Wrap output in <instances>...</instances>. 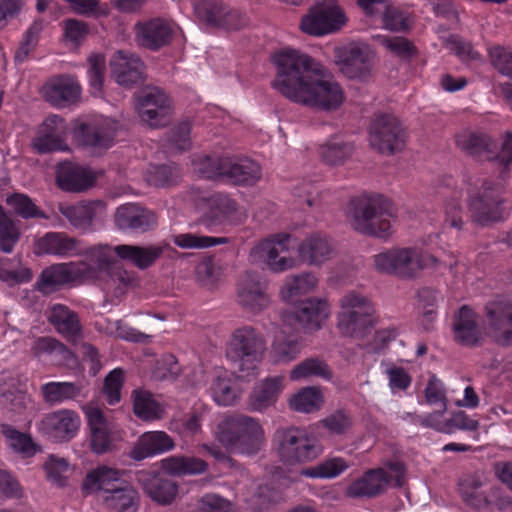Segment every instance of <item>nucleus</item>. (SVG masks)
Here are the masks:
<instances>
[{
	"mask_svg": "<svg viewBox=\"0 0 512 512\" xmlns=\"http://www.w3.org/2000/svg\"><path fill=\"white\" fill-rule=\"evenodd\" d=\"M479 320V315L472 307L461 306L455 312L452 320L454 340L462 346H478L483 339Z\"/></svg>",
	"mask_w": 512,
	"mask_h": 512,
	"instance_id": "obj_23",
	"label": "nucleus"
},
{
	"mask_svg": "<svg viewBox=\"0 0 512 512\" xmlns=\"http://www.w3.org/2000/svg\"><path fill=\"white\" fill-rule=\"evenodd\" d=\"M311 376L330 380L332 372L325 361L318 358H308L296 365L290 373V379L293 381Z\"/></svg>",
	"mask_w": 512,
	"mask_h": 512,
	"instance_id": "obj_53",
	"label": "nucleus"
},
{
	"mask_svg": "<svg viewBox=\"0 0 512 512\" xmlns=\"http://www.w3.org/2000/svg\"><path fill=\"white\" fill-rule=\"evenodd\" d=\"M102 504L114 512H136L139 507V495L131 485L121 481L108 494L102 495Z\"/></svg>",
	"mask_w": 512,
	"mask_h": 512,
	"instance_id": "obj_38",
	"label": "nucleus"
},
{
	"mask_svg": "<svg viewBox=\"0 0 512 512\" xmlns=\"http://www.w3.org/2000/svg\"><path fill=\"white\" fill-rule=\"evenodd\" d=\"M276 74L272 87L290 101L321 111H335L345 101L342 86L333 78L319 77L314 60L292 48L271 55Z\"/></svg>",
	"mask_w": 512,
	"mask_h": 512,
	"instance_id": "obj_1",
	"label": "nucleus"
},
{
	"mask_svg": "<svg viewBox=\"0 0 512 512\" xmlns=\"http://www.w3.org/2000/svg\"><path fill=\"white\" fill-rule=\"evenodd\" d=\"M237 298L240 306L253 315L261 313L271 304L266 281L252 272H247L239 281Z\"/></svg>",
	"mask_w": 512,
	"mask_h": 512,
	"instance_id": "obj_21",
	"label": "nucleus"
},
{
	"mask_svg": "<svg viewBox=\"0 0 512 512\" xmlns=\"http://www.w3.org/2000/svg\"><path fill=\"white\" fill-rule=\"evenodd\" d=\"M239 377L228 371H222L210 385V393L219 406H233L243 392Z\"/></svg>",
	"mask_w": 512,
	"mask_h": 512,
	"instance_id": "obj_37",
	"label": "nucleus"
},
{
	"mask_svg": "<svg viewBox=\"0 0 512 512\" xmlns=\"http://www.w3.org/2000/svg\"><path fill=\"white\" fill-rule=\"evenodd\" d=\"M175 442L165 431H147L139 436L130 451L133 460L141 461L173 450Z\"/></svg>",
	"mask_w": 512,
	"mask_h": 512,
	"instance_id": "obj_30",
	"label": "nucleus"
},
{
	"mask_svg": "<svg viewBox=\"0 0 512 512\" xmlns=\"http://www.w3.org/2000/svg\"><path fill=\"white\" fill-rule=\"evenodd\" d=\"M492 66L503 76L512 78V48L510 46L494 45L488 49Z\"/></svg>",
	"mask_w": 512,
	"mask_h": 512,
	"instance_id": "obj_59",
	"label": "nucleus"
},
{
	"mask_svg": "<svg viewBox=\"0 0 512 512\" xmlns=\"http://www.w3.org/2000/svg\"><path fill=\"white\" fill-rule=\"evenodd\" d=\"M48 320L57 332L67 339L75 340L81 335L78 315L66 305L59 303L52 305Z\"/></svg>",
	"mask_w": 512,
	"mask_h": 512,
	"instance_id": "obj_40",
	"label": "nucleus"
},
{
	"mask_svg": "<svg viewBox=\"0 0 512 512\" xmlns=\"http://www.w3.org/2000/svg\"><path fill=\"white\" fill-rule=\"evenodd\" d=\"M346 22L342 9L336 5L318 4L305 15L300 27L312 36H323L339 30Z\"/></svg>",
	"mask_w": 512,
	"mask_h": 512,
	"instance_id": "obj_18",
	"label": "nucleus"
},
{
	"mask_svg": "<svg viewBox=\"0 0 512 512\" xmlns=\"http://www.w3.org/2000/svg\"><path fill=\"white\" fill-rule=\"evenodd\" d=\"M102 284L98 263L87 260L53 263L39 274L34 287L42 295H50L62 288H74L86 283Z\"/></svg>",
	"mask_w": 512,
	"mask_h": 512,
	"instance_id": "obj_6",
	"label": "nucleus"
},
{
	"mask_svg": "<svg viewBox=\"0 0 512 512\" xmlns=\"http://www.w3.org/2000/svg\"><path fill=\"white\" fill-rule=\"evenodd\" d=\"M260 178L261 168L255 161L244 158L234 162L229 158L224 179L235 184L252 185Z\"/></svg>",
	"mask_w": 512,
	"mask_h": 512,
	"instance_id": "obj_45",
	"label": "nucleus"
},
{
	"mask_svg": "<svg viewBox=\"0 0 512 512\" xmlns=\"http://www.w3.org/2000/svg\"><path fill=\"white\" fill-rule=\"evenodd\" d=\"M100 202H81L74 205H60L59 212L77 230L90 229Z\"/></svg>",
	"mask_w": 512,
	"mask_h": 512,
	"instance_id": "obj_43",
	"label": "nucleus"
},
{
	"mask_svg": "<svg viewBox=\"0 0 512 512\" xmlns=\"http://www.w3.org/2000/svg\"><path fill=\"white\" fill-rule=\"evenodd\" d=\"M111 73L116 82L131 88L144 80L145 65L135 54L118 51L110 62Z\"/></svg>",
	"mask_w": 512,
	"mask_h": 512,
	"instance_id": "obj_26",
	"label": "nucleus"
},
{
	"mask_svg": "<svg viewBox=\"0 0 512 512\" xmlns=\"http://www.w3.org/2000/svg\"><path fill=\"white\" fill-rule=\"evenodd\" d=\"M267 351L265 335L252 325L234 329L226 344V357L242 372H254Z\"/></svg>",
	"mask_w": 512,
	"mask_h": 512,
	"instance_id": "obj_7",
	"label": "nucleus"
},
{
	"mask_svg": "<svg viewBox=\"0 0 512 512\" xmlns=\"http://www.w3.org/2000/svg\"><path fill=\"white\" fill-rule=\"evenodd\" d=\"M469 209L473 222L481 226L501 221L510 214L504 207L500 188L487 181L483 182L482 189L476 196H471Z\"/></svg>",
	"mask_w": 512,
	"mask_h": 512,
	"instance_id": "obj_12",
	"label": "nucleus"
},
{
	"mask_svg": "<svg viewBox=\"0 0 512 512\" xmlns=\"http://www.w3.org/2000/svg\"><path fill=\"white\" fill-rule=\"evenodd\" d=\"M30 350L39 361L57 366L69 364L74 357L67 346L53 337H37Z\"/></svg>",
	"mask_w": 512,
	"mask_h": 512,
	"instance_id": "obj_34",
	"label": "nucleus"
},
{
	"mask_svg": "<svg viewBox=\"0 0 512 512\" xmlns=\"http://www.w3.org/2000/svg\"><path fill=\"white\" fill-rule=\"evenodd\" d=\"M369 142L378 152L393 154L404 146V130L396 117L380 114L370 124Z\"/></svg>",
	"mask_w": 512,
	"mask_h": 512,
	"instance_id": "obj_14",
	"label": "nucleus"
},
{
	"mask_svg": "<svg viewBox=\"0 0 512 512\" xmlns=\"http://www.w3.org/2000/svg\"><path fill=\"white\" fill-rule=\"evenodd\" d=\"M378 323L379 315L371 298L357 291H350L341 298L336 315V327L341 335L364 339Z\"/></svg>",
	"mask_w": 512,
	"mask_h": 512,
	"instance_id": "obj_5",
	"label": "nucleus"
},
{
	"mask_svg": "<svg viewBox=\"0 0 512 512\" xmlns=\"http://www.w3.org/2000/svg\"><path fill=\"white\" fill-rule=\"evenodd\" d=\"M323 404V395L320 389L305 387L289 399V406L292 410L302 413L318 411Z\"/></svg>",
	"mask_w": 512,
	"mask_h": 512,
	"instance_id": "obj_52",
	"label": "nucleus"
},
{
	"mask_svg": "<svg viewBox=\"0 0 512 512\" xmlns=\"http://www.w3.org/2000/svg\"><path fill=\"white\" fill-rule=\"evenodd\" d=\"M214 437L227 450L247 455L256 454L265 439L259 421L242 414H224Z\"/></svg>",
	"mask_w": 512,
	"mask_h": 512,
	"instance_id": "obj_4",
	"label": "nucleus"
},
{
	"mask_svg": "<svg viewBox=\"0 0 512 512\" xmlns=\"http://www.w3.org/2000/svg\"><path fill=\"white\" fill-rule=\"evenodd\" d=\"M211 409L204 403H196L181 420L178 433L181 437H197L203 433L202 425Z\"/></svg>",
	"mask_w": 512,
	"mask_h": 512,
	"instance_id": "obj_50",
	"label": "nucleus"
},
{
	"mask_svg": "<svg viewBox=\"0 0 512 512\" xmlns=\"http://www.w3.org/2000/svg\"><path fill=\"white\" fill-rule=\"evenodd\" d=\"M123 472L105 465L90 470L82 481L81 489L85 495L102 492L108 494L120 482Z\"/></svg>",
	"mask_w": 512,
	"mask_h": 512,
	"instance_id": "obj_36",
	"label": "nucleus"
},
{
	"mask_svg": "<svg viewBox=\"0 0 512 512\" xmlns=\"http://www.w3.org/2000/svg\"><path fill=\"white\" fill-rule=\"evenodd\" d=\"M172 28L163 19L154 18L135 25L136 42L150 50H158L170 43Z\"/></svg>",
	"mask_w": 512,
	"mask_h": 512,
	"instance_id": "obj_31",
	"label": "nucleus"
},
{
	"mask_svg": "<svg viewBox=\"0 0 512 512\" xmlns=\"http://www.w3.org/2000/svg\"><path fill=\"white\" fill-rule=\"evenodd\" d=\"M348 468L346 461L340 457L320 462L315 467L304 469L301 474L309 478L331 479L339 476Z\"/></svg>",
	"mask_w": 512,
	"mask_h": 512,
	"instance_id": "obj_55",
	"label": "nucleus"
},
{
	"mask_svg": "<svg viewBox=\"0 0 512 512\" xmlns=\"http://www.w3.org/2000/svg\"><path fill=\"white\" fill-rule=\"evenodd\" d=\"M43 399L50 405L75 400L81 395V386L73 382L51 381L41 386Z\"/></svg>",
	"mask_w": 512,
	"mask_h": 512,
	"instance_id": "obj_47",
	"label": "nucleus"
},
{
	"mask_svg": "<svg viewBox=\"0 0 512 512\" xmlns=\"http://www.w3.org/2000/svg\"><path fill=\"white\" fill-rule=\"evenodd\" d=\"M330 305L325 299L311 298L302 301L294 315L285 312L283 321L295 320L307 331L319 330L330 315Z\"/></svg>",
	"mask_w": 512,
	"mask_h": 512,
	"instance_id": "obj_27",
	"label": "nucleus"
},
{
	"mask_svg": "<svg viewBox=\"0 0 512 512\" xmlns=\"http://www.w3.org/2000/svg\"><path fill=\"white\" fill-rule=\"evenodd\" d=\"M123 382L124 371L121 368L113 369L105 377L103 392L110 405H115L120 402Z\"/></svg>",
	"mask_w": 512,
	"mask_h": 512,
	"instance_id": "obj_64",
	"label": "nucleus"
},
{
	"mask_svg": "<svg viewBox=\"0 0 512 512\" xmlns=\"http://www.w3.org/2000/svg\"><path fill=\"white\" fill-rule=\"evenodd\" d=\"M197 209L203 214V222L209 227L213 225L236 223L241 221L236 202L222 193H212L201 197Z\"/></svg>",
	"mask_w": 512,
	"mask_h": 512,
	"instance_id": "obj_20",
	"label": "nucleus"
},
{
	"mask_svg": "<svg viewBox=\"0 0 512 512\" xmlns=\"http://www.w3.org/2000/svg\"><path fill=\"white\" fill-rule=\"evenodd\" d=\"M7 204L16 214L24 219L47 218L46 214L38 209L33 201L25 194L14 193L7 197Z\"/></svg>",
	"mask_w": 512,
	"mask_h": 512,
	"instance_id": "obj_58",
	"label": "nucleus"
},
{
	"mask_svg": "<svg viewBox=\"0 0 512 512\" xmlns=\"http://www.w3.org/2000/svg\"><path fill=\"white\" fill-rule=\"evenodd\" d=\"M354 151L351 143L345 142L339 137H332L320 145L318 154L321 160L329 166H338L345 163Z\"/></svg>",
	"mask_w": 512,
	"mask_h": 512,
	"instance_id": "obj_46",
	"label": "nucleus"
},
{
	"mask_svg": "<svg viewBox=\"0 0 512 512\" xmlns=\"http://www.w3.org/2000/svg\"><path fill=\"white\" fill-rule=\"evenodd\" d=\"M297 251L303 261L314 265L327 261L333 254V248L329 240L319 234L311 235L305 239L298 246Z\"/></svg>",
	"mask_w": 512,
	"mask_h": 512,
	"instance_id": "obj_42",
	"label": "nucleus"
},
{
	"mask_svg": "<svg viewBox=\"0 0 512 512\" xmlns=\"http://www.w3.org/2000/svg\"><path fill=\"white\" fill-rule=\"evenodd\" d=\"M302 349V338L298 332L281 330L275 336L270 349L274 363H289L297 358Z\"/></svg>",
	"mask_w": 512,
	"mask_h": 512,
	"instance_id": "obj_39",
	"label": "nucleus"
},
{
	"mask_svg": "<svg viewBox=\"0 0 512 512\" xmlns=\"http://www.w3.org/2000/svg\"><path fill=\"white\" fill-rule=\"evenodd\" d=\"M229 157L197 155L192 160L194 171L202 178L224 179Z\"/></svg>",
	"mask_w": 512,
	"mask_h": 512,
	"instance_id": "obj_49",
	"label": "nucleus"
},
{
	"mask_svg": "<svg viewBox=\"0 0 512 512\" xmlns=\"http://www.w3.org/2000/svg\"><path fill=\"white\" fill-rule=\"evenodd\" d=\"M349 217L357 232L386 239L391 235V219L396 217V210L388 198L364 194L350 201Z\"/></svg>",
	"mask_w": 512,
	"mask_h": 512,
	"instance_id": "obj_3",
	"label": "nucleus"
},
{
	"mask_svg": "<svg viewBox=\"0 0 512 512\" xmlns=\"http://www.w3.org/2000/svg\"><path fill=\"white\" fill-rule=\"evenodd\" d=\"M41 92L43 97L52 105L64 106L78 101L82 90L76 78L60 75L47 81Z\"/></svg>",
	"mask_w": 512,
	"mask_h": 512,
	"instance_id": "obj_29",
	"label": "nucleus"
},
{
	"mask_svg": "<svg viewBox=\"0 0 512 512\" xmlns=\"http://www.w3.org/2000/svg\"><path fill=\"white\" fill-rule=\"evenodd\" d=\"M133 412L141 420L155 421L163 418L165 409L153 398L150 392L135 390L133 393Z\"/></svg>",
	"mask_w": 512,
	"mask_h": 512,
	"instance_id": "obj_48",
	"label": "nucleus"
},
{
	"mask_svg": "<svg viewBox=\"0 0 512 512\" xmlns=\"http://www.w3.org/2000/svg\"><path fill=\"white\" fill-rule=\"evenodd\" d=\"M37 255H50L58 258H72L84 256L90 263H97L98 258L104 262L107 248L100 244L82 247L81 241L70 237L64 232H47L35 243Z\"/></svg>",
	"mask_w": 512,
	"mask_h": 512,
	"instance_id": "obj_10",
	"label": "nucleus"
},
{
	"mask_svg": "<svg viewBox=\"0 0 512 512\" xmlns=\"http://www.w3.org/2000/svg\"><path fill=\"white\" fill-rule=\"evenodd\" d=\"M284 377H267L259 381L250 393L248 409L253 412H263L273 406L283 389Z\"/></svg>",
	"mask_w": 512,
	"mask_h": 512,
	"instance_id": "obj_35",
	"label": "nucleus"
},
{
	"mask_svg": "<svg viewBox=\"0 0 512 512\" xmlns=\"http://www.w3.org/2000/svg\"><path fill=\"white\" fill-rule=\"evenodd\" d=\"M382 23L387 30L401 32L409 29L411 19L407 12L396 7L385 6L382 12Z\"/></svg>",
	"mask_w": 512,
	"mask_h": 512,
	"instance_id": "obj_61",
	"label": "nucleus"
},
{
	"mask_svg": "<svg viewBox=\"0 0 512 512\" xmlns=\"http://www.w3.org/2000/svg\"><path fill=\"white\" fill-rule=\"evenodd\" d=\"M390 482L391 476L384 469H371L348 486L346 495L350 498H372L385 491Z\"/></svg>",
	"mask_w": 512,
	"mask_h": 512,
	"instance_id": "obj_33",
	"label": "nucleus"
},
{
	"mask_svg": "<svg viewBox=\"0 0 512 512\" xmlns=\"http://www.w3.org/2000/svg\"><path fill=\"white\" fill-rule=\"evenodd\" d=\"M479 487L480 483L474 478L465 479L459 484L463 500L475 509L484 508L489 504L487 497L479 491Z\"/></svg>",
	"mask_w": 512,
	"mask_h": 512,
	"instance_id": "obj_62",
	"label": "nucleus"
},
{
	"mask_svg": "<svg viewBox=\"0 0 512 512\" xmlns=\"http://www.w3.org/2000/svg\"><path fill=\"white\" fill-rule=\"evenodd\" d=\"M373 54L367 45L352 44L338 54L337 64L350 79H363L371 69Z\"/></svg>",
	"mask_w": 512,
	"mask_h": 512,
	"instance_id": "obj_24",
	"label": "nucleus"
},
{
	"mask_svg": "<svg viewBox=\"0 0 512 512\" xmlns=\"http://www.w3.org/2000/svg\"><path fill=\"white\" fill-rule=\"evenodd\" d=\"M484 315L494 340L500 345L512 343V300L498 295L488 301Z\"/></svg>",
	"mask_w": 512,
	"mask_h": 512,
	"instance_id": "obj_17",
	"label": "nucleus"
},
{
	"mask_svg": "<svg viewBox=\"0 0 512 512\" xmlns=\"http://www.w3.org/2000/svg\"><path fill=\"white\" fill-rule=\"evenodd\" d=\"M145 493L155 502L167 505L176 498L178 485L169 479H163L157 474H149L142 480Z\"/></svg>",
	"mask_w": 512,
	"mask_h": 512,
	"instance_id": "obj_44",
	"label": "nucleus"
},
{
	"mask_svg": "<svg viewBox=\"0 0 512 512\" xmlns=\"http://www.w3.org/2000/svg\"><path fill=\"white\" fill-rule=\"evenodd\" d=\"M2 432L9 446L24 457H32L36 453V445L30 435L21 433L9 425H3Z\"/></svg>",
	"mask_w": 512,
	"mask_h": 512,
	"instance_id": "obj_56",
	"label": "nucleus"
},
{
	"mask_svg": "<svg viewBox=\"0 0 512 512\" xmlns=\"http://www.w3.org/2000/svg\"><path fill=\"white\" fill-rule=\"evenodd\" d=\"M290 241L291 235L288 233L273 234L255 245L249 257L252 261L264 262L271 271L276 273L289 270L294 266V259L280 257V254L290 250Z\"/></svg>",
	"mask_w": 512,
	"mask_h": 512,
	"instance_id": "obj_13",
	"label": "nucleus"
},
{
	"mask_svg": "<svg viewBox=\"0 0 512 512\" xmlns=\"http://www.w3.org/2000/svg\"><path fill=\"white\" fill-rule=\"evenodd\" d=\"M80 425L81 419L77 412L59 409L45 414L38 424V430L55 442H66L77 435Z\"/></svg>",
	"mask_w": 512,
	"mask_h": 512,
	"instance_id": "obj_19",
	"label": "nucleus"
},
{
	"mask_svg": "<svg viewBox=\"0 0 512 512\" xmlns=\"http://www.w3.org/2000/svg\"><path fill=\"white\" fill-rule=\"evenodd\" d=\"M438 262L435 256L423 254L412 247L389 249L374 256L377 271L401 279L417 278L423 269L435 267Z\"/></svg>",
	"mask_w": 512,
	"mask_h": 512,
	"instance_id": "obj_8",
	"label": "nucleus"
},
{
	"mask_svg": "<svg viewBox=\"0 0 512 512\" xmlns=\"http://www.w3.org/2000/svg\"><path fill=\"white\" fill-rule=\"evenodd\" d=\"M116 131L115 120L97 116L76 122L72 129V137L78 146L97 154L114 145Z\"/></svg>",
	"mask_w": 512,
	"mask_h": 512,
	"instance_id": "obj_11",
	"label": "nucleus"
},
{
	"mask_svg": "<svg viewBox=\"0 0 512 512\" xmlns=\"http://www.w3.org/2000/svg\"><path fill=\"white\" fill-rule=\"evenodd\" d=\"M96 177L86 168L72 162H62L56 171L58 187L66 192H82L94 185Z\"/></svg>",
	"mask_w": 512,
	"mask_h": 512,
	"instance_id": "obj_32",
	"label": "nucleus"
},
{
	"mask_svg": "<svg viewBox=\"0 0 512 512\" xmlns=\"http://www.w3.org/2000/svg\"><path fill=\"white\" fill-rule=\"evenodd\" d=\"M67 131L68 126L64 118L55 114L49 115L39 125L32 140V147L39 153L65 151L68 149L65 143Z\"/></svg>",
	"mask_w": 512,
	"mask_h": 512,
	"instance_id": "obj_22",
	"label": "nucleus"
},
{
	"mask_svg": "<svg viewBox=\"0 0 512 512\" xmlns=\"http://www.w3.org/2000/svg\"><path fill=\"white\" fill-rule=\"evenodd\" d=\"M317 283V278L311 273L289 276L281 289L282 299L286 302H292L295 297L312 291Z\"/></svg>",
	"mask_w": 512,
	"mask_h": 512,
	"instance_id": "obj_51",
	"label": "nucleus"
},
{
	"mask_svg": "<svg viewBox=\"0 0 512 512\" xmlns=\"http://www.w3.org/2000/svg\"><path fill=\"white\" fill-rule=\"evenodd\" d=\"M194 9L199 18L216 28L234 31L247 24L244 14L231 9L222 0H195Z\"/></svg>",
	"mask_w": 512,
	"mask_h": 512,
	"instance_id": "obj_16",
	"label": "nucleus"
},
{
	"mask_svg": "<svg viewBox=\"0 0 512 512\" xmlns=\"http://www.w3.org/2000/svg\"><path fill=\"white\" fill-rule=\"evenodd\" d=\"M100 247L107 248L104 262H101V258L97 260L99 270H101L103 288L117 297L133 285L135 275L124 269L122 264L114 259V256L132 263L139 269H146L153 265L163 253L161 246L154 245L140 247L127 244L116 246L100 244Z\"/></svg>",
	"mask_w": 512,
	"mask_h": 512,
	"instance_id": "obj_2",
	"label": "nucleus"
},
{
	"mask_svg": "<svg viewBox=\"0 0 512 512\" xmlns=\"http://www.w3.org/2000/svg\"><path fill=\"white\" fill-rule=\"evenodd\" d=\"M277 453L287 465L313 461L322 454L317 438L306 429L291 427L277 432Z\"/></svg>",
	"mask_w": 512,
	"mask_h": 512,
	"instance_id": "obj_9",
	"label": "nucleus"
},
{
	"mask_svg": "<svg viewBox=\"0 0 512 512\" xmlns=\"http://www.w3.org/2000/svg\"><path fill=\"white\" fill-rule=\"evenodd\" d=\"M277 499V493L268 485H259L257 489L245 499L247 507L252 512H262L268 509Z\"/></svg>",
	"mask_w": 512,
	"mask_h": 512,
	"instance_id": "obj_63",
	"label": "nucleus"
},
{
	"mask_svg": "<svg viewBox=\"0 0 512 512\" xmlns=\"http://www.w3.org/2000/svg\"><path fill=\"white\" fill-rule=\"evenodd\" d=\"M161 469L171 476L201 475L208 470V464L194 456L174 455L160 461Z\"/></svg>",
	"mask_w": 512,
	"mask_h": 512,
	"instance_id": "obj_41",
	"label": "nucleus"
},
{
	"mask_svg": "<svg viewBox=\"0 0 512 512\" xmlns=\"http://www.w3.org/2000/svg\"><path fill=\"white\" fill-rule=\"evenodd\" d=\"M19 238V228L0 207V250L11 253Z\"/></svg>",
	"mask_w": 512,
	"mask_h": 512,
	"instance_id": "obj_60",
	"label": "nucleus"
},
{
	"mask_svg": "<svg viewBox=\"0 0 512 512\" xmlns=\"http://www.w3.org/2000/svg\"><path fill=\"white\" fill-rule=\"evenodd\" d=\"M115 224L119 229L147 232L157 225L155 213L141 205L127 203L117 208Z\"/></svg>",
	"mask_w": 512,
	"mask_h": 512,
	"instance_id": "obj_28",
	"label": "nucleus"
},
{
	"mask_svg": "<svg viewBox=\"0 0 512 512\" xmlns=\"http://www.w3.org/2000/svg\"><path fill=\"white\" fill-rule=\"evenodd\" d=\"M456 147L475 160L492 161L496 140L486 133L464 129L455 135Z\"/></svg>",
	"mask_w": 512,
	"mask_h": 512,
	"instance_id": "obj_25",
	"label": "nucleus"
},
{
	"mask_svg": "<svg viewBox=\"0 0 512 512\" xmlns=\"http://www.w3.org/2000/svg\"><path fill=\"white\" fill-rule=\"evenodd\" d=\"M32 270L25 266L14 268L10 259H0V280L9 286L29 283L32 280Z\"/></svg>",
	"mask_w": 512,
	"mask_h": 512,
	"instance_id": "obj_57",
	"label": "nucleus"
},
{
	"mask_svg": "<svg viewBox=\"0 0 512 512\" xmlns=\"http://www.w3.org/2000/svg\"><path fill=\"white\" fill-rule=\"evenodd\" d=\"M135 107L140 119L152 128L167 125L171 114V100L162 90L150 87L136 95Z\"/></svg>",
	"mask_w": 512,
	"mask_h": 512,
	"instance_id": "obj_15",
	"label": "nucleus"
},
{
	"mask_svg": "<svg viewBox=\"0 0 512 512\" xmlns=\"http://www.w3.org/2000/svg\"><path fill=\"white\" fill-rule=\"evenodd\" d=\"M173 243L181 249H206L229 243L227 237L203 236L193 233H181L173 236Z\"/></svg>",
	"mask_w": 512,
	"mask_h": 512,
	"instance_id": "obj_54",
	"label": "nucleus"
}]
</instances>
